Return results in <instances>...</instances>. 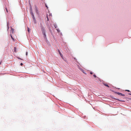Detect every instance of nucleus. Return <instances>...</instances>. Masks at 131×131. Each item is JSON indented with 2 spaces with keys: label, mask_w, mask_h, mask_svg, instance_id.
Wrapping results in <instances>:
<instances>
[{
  "label": "nucleus",
  "mask_w": 131,
  "mask_h": 131,
  "mask_svg": "<svg viewBox=\"0 0 131 131\" xmlns=\"http://www.w3.org/2000/svg\"><path fill=\"white\" fill-rule=\"evenodd\" d=\"M46 6L47 7V6L46 5Z\"/></svg>",
  "instance_id": "obj_22"
},
{
  "label": "nucleus",
  "mask_w": 131,
  "mask_h": 131,
  "mask_svg": "<svg viewBox=\"0 0 131 131\" xmlns=\"http://www.w3.org/2000/svg\"><path fill=\"white\" fill-rule=\"evenodd\" d=\"M27 52H26V55H27Z\"/></svg>",
  "instance_id": "obj_19"
},
{
  "label": "nucleus",
  "mask_w": 131,
  "mask_h": 131,
  "mask_svg": "<svg viewBox=\"0 0 131 131\" xmlns=\"http://www.w3.org/2000/svg\"><path fill=\"white\" fill-rule=\"evenodd\" d=\"M6 11H7V12H8V11H7V8H6Z\"/></svg>",
  "instance_id": "obj_17"
},
{
  "label": "nucleus",
  "mask_w": 131,
  "mask_h": 131,
  "mask_svg": "<svg viewBox=\"0 0 131 131\" xmlns=\"http://www.w3.org/2000/svg\"><path fill=\"white\" fill-rule=\"evenodd\" d=\"M41 31L42 33V34L44 36V38L45 39L46 38V35L45 34V29L42 26H41Z\"/></svg>",
  "instance_id": "obj_1"
},
{
  "label": "nucleus",
  "mask_w": 131,
  "mask_h": 131,
  "mask_svg": "<svg viewBox=\"0 0 131 131\" xmlns=\"http://www.w3.org/2000/svg\"><path fill=\"white\" fill-rule=\"evenodd\" d=\"M31 15H32V16H34V15L33 13L32 12H31Z\"/></svg>",
  "instance_id": "obj_10"
},
{
  "label": "nucleus",
  "mask_w": 131,
  "mask_h": 131,
  "mask_svg": "<svg viewBox=\"0 0 131 131\" xmlns=\"http://www.w3.org/2000/svg\"><path fill=\"white\" fill-rule=\"evenodd\" d=\"M57 31H58V32H60V30H59V29H57Z\"/></svg>",
  "instance_id": "obj_8"
},
{
  "label": "nucleus",
  "mask_w": 131,
  "mask_h": 131,
  "mask_svg": "<svg viewBox=\"0 0 131 131\" xmlns=\"http://www.w3.org/2000/svg\"><path fill=\"white\" fill-rule=\"evenodd\" d=\"M32 17L34 19V20H35V17L34 16H34H32Z\"/></svg>",
  "instance_id": "obj_12"
},
{
  "label": "nucleus",
  "mask_w": 131,
  "mask_h": 131,
  "mask_svg": "<svg viewBox=\"0 0 131 131\" xmlns=\"http://www.w3.org/2000/svg\"><path fill=\"white\" fill-rule=\"evenodd\" d=\"M126 91H128V92H130V91L129 90H126Z\"/></svg>",
  "instance_id": "obj_15"
},
{
  "label": "nucleus",
  "mask_w": 131,
  "mask_h": 131,
  "mask_svg": "<svg viewBox=\"0 0 131 131\" xmlns=\"http://www.w3.org/2000/svg\"><path fill=\"white\" fill-rule=\"evenodd\" d=\"M103 84L105 86H107L108 87H109V86H108V84H106V83H103Z\"/></svg>",
  "instance_id": "obj_3"
},
{
  "label": "nucleus",
  "mask_w": 131,
  "mask_h": 131,
  "mask_svg": "<svg viewBox=\"0 0 131 131\" xmlns=\"http://www.w3.org/2000/svg\"><path fill=\"white\" fill-rule=\"evenodd\" d=\"M54 26L55 28H56L57 27V26L56 24H54Z\"/></svg>",
  "instance_id": "obj_6"
},
{
  "label": "nucleus",
  "mask_w": 131,
  "mask_h": 131,
  "mask_svg": "<svg viewBox=\"0 0 131 131\" xmlns=\"http://www.w3.org/2000/svg\"><path fill=\"white\" fill-rule=\"evenodd\" d=\"M23 64L22 63H21L20 64V65L22 66Z\"/></svg>",
  "instance_id": "obj_14"
},
{
  "label": "nucleus",
  "mask_w": 131,
  "mask_h": 131,
  "mask_svg": "<svg viewBox=\"0 0 131 131\" xmlns=\"http://www.w3.org/2000/svg\"><path fill=\"white\" fill-rule=\"evenodd\" d=\"M47 21H48L49 20V19H48V16H47Z\"/></svg>",
  "instance_id": "obj_16"
},
{
  "label": "nucleus",
  "mask_w": 131,
  "mask_h": 131,
  "mask_svg": "<svg viewBox=\"0 0 131 131\" xmlns=\"http://www.w3.org/2000/svg\"><path fill=\"white\" fill-rule=\"evenodd\" d=\"M129 95H131V94H130V93H129Z\"/></svg>",
  "instance_id": "obj_21"
},
{
  "label": "nucleus",
  "mask_w": 131,
  "mask_h": 131,
  "mask_svg": "<svg viewBox=\"0 0 131 131\" xmlns=\"http://www.w3.org/2000/svg\"><path fill=\"white\" fill-rule=\"evenodd\" d=\"M1 62H2L1 61V62H0V64H1Z\"/></svg>",
  "instance_id": "obj_20"
},
{
  "label": "nucleus",
  "mask_w": 131,
  "mask_h": 131,
  "mask_svg": "<svg viewBox=\"0 0 131 131\" xmlns=\"http://www.w3.org/2000/svg\"><path fill=\"white\" fill-rule=\"evenodd\" d=\"M59 53L60 54V56H61V57H62L63 55L59 51Z\"/></svg>",
  "instance_id": "obj_5"
},
{
  "label": "nucleus",
  "mask_w": 131,
  "mask_h": 131,
  "mask_svg": "<svg viewBox=\"0 0 131 131\" xmlns=\"http://www.w3.org/2000/svg\"><path fill=\"white\" fill-rule=\"evenodd\" d=\"M14 52H17L16 48V47H14Z\"/></svg>",
  "instance_id": "obj_4"
},
{
  "label": "nucleus",
  "mask_w": 131,
  "mask_h": 131,
  "mask_svg": "<svg viewBox=\"0 0 131 131\" xmlns=\"http://www.w3.org/2000/svg\"><path fill=\"white\" fill-rule=\"evenodd\" d=\"M11 30H12V33H13L14 32V29H13L12 28Z\"/></svg>",
  "instance_id": "obj_7"
},
{
  "label": "nucleus",
  "mask_w": 131,
  "mask_h": 131,
  "mask_svg": "<svg viewBox=\"0 0 131 131\" xmlns=\"http://www.w3.org/2000/svg\"><path fill=\"white\" fill-rule=\"evenodd\" d=\"M117 94L119 95H121L123 96H124L125 95L124 94H123L122 93L119 92H117Z\"/></svg>",
  "instance_id": "obj_2"
},
{
  "label": "nucleus",
  "mask_w": 131,
  "mask_h": 131,
  "mask_svg": "<svg viewBox=\"0 0 131 131\" xmlns=\"http://www.w3.org/2000/svg\"><path fill=\"white\" fill-rule=\"evenodd\" d=\"M90 74H92V72H90Z\"/></svg>",
  "instance_id": "obj_18"
},
{
  "label": "nucleus",
  "mask_w": 131,
  "mask_h": 131,
  "mask_svg": "<svg viewBox=\"0 0 131 131\" xmlns=\"http://www.w3.org/2000/svg\"><path fill=\"white\" fill-rule=\"evenodd\" d=\"M93 76L95 78H96V76L95 75V74H94L93 75Z\"/></svg>",
  "instance_id": "obj_11"
},
{
  "label": "nucleus",
  "mask_w": 131,
  "mask_h": 131,
  "mask_svg": "<svg viewBox=\"0 0 131 131\" xmlns=\"http://www.w3.org/2000/svg\"><path fill=\"white\" fill-rule=\"evenodd\" d=\"M11 38H12V39L13 40H14V39L12 37V35H11Z\"/></svg>",
  "instance_id": "obj_13"
},
{
  "label": "nucleus",
  "mask_w": 131,
  "mask_h": 131,
  "mask_svg": "<svg viewBox=\"0 0 131 131\" xmlns=\"http://www.w3.org/2000/svg\"><path fill=\"white\" fill-rule=\"evenodd\" d=\"M30 31V29H29V28H28V32H29Z\"/></svg>",
  "instance_id": "obj_9"
}]
</instances>
